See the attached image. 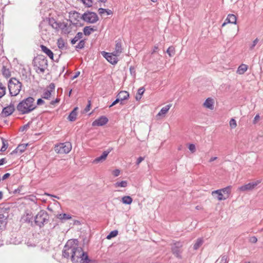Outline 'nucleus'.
I'll use <instances>...</instances> for the list:
<instances>
[{"label":"nucleus","mask_w":263,"mask_h":263,"mask_svg":"<svg viewBox=\"0 0 263 263\" xmlns=\"http://www.w3.org/2000/svg\"><path fill=\"white\" fill-rule=\"evenodd\" d=\"M77 240H69L63 250V256L70 257L73 263H89L90 259L86 252L83 251L76 243Z\"/></svg>","instance_id":"1"},{"label":"nucleus","mask_w":263,"mask_h":263,"mask_svg":"<svg viewBox=\"0 0 263 263\" xmlns=\"http://www.w3.org/2000/svg\"><path fill=\"white\" fill-rule=\"evenodd\" d=\"M36 108L35 99L32 97L23 100L16 106L17 111L22 115L30 113Z\"/></svg>","instance_id":"2"},{"label":"nucleus","mask_w":263,"mask_h":263,"mask_svg":"<svg viewBox=\"0 0 263 263\" xmlns=\"http://www.w3.org/2000/svg\"><path fill=\"white\" fill-rule=\"evenodd\" d=\"M33 66L38 73H43L48 66L46 58L43 55H39L33 60Z\"/></svg>","instance_id":"3"},{"label":"nucleus","mask_w":263,"mask_h":263,"mask_svg":"<svg viewBox=\"0 0 263 263\" xmlns=\"http://www.w3.org/2000/svg\"><path fill=\"white\" fill-rule=\"evenodd\" d=\"M8 87L10 96H16L22 89V84L16 78H12L8 81Z\"/></svg>","instance_id":"4"},{"label":"nucleus","mask_w":263,"mask_h":263,"mask_svg":"<svg viewBox=\"0 0 263 263\" xmlns=\"http://www.w3.org/2000/svg\"><path fill=\"white\" fill-rule=\"evenodd\" d=\"M49 215L47 212L44 210L40 211L36 215L34 221L35 224L40 228L48 222Z\"/></svg>","instance_id":"5"},{"label":"nucleus","mask_w":263,"mask_h":263,"mask_svg":"<svg viewBox=\"0 0 263 263\" xmlns=\"http://www.w3.org/2000/svg\"><path fill=\"white\" fill-rule=\"evenodd\" d=\"M71 148V144L69 142L60 143L54 146L55 152L60 154H68L70 152Z\"/></svg>","instance_id":"6"},{"label":"nucleus","mask_w":263,"mask_h":263,"mask_svg":"<svg viewBox=\"0 0 263 263\" xmlns=\"http://www.w3.org/2000/svg\"><path fill=\"white\" fill-rule=\"evenodd\" d=\"M82 18L84 21L91 24L96 23L99 20L97 13L90 11L85 12L82 15Z\"/></svg>","instance_id":"7"},{"label":"nucleus","mask_w":263,"mask_h":263,"mask_svg":"<svg viewBox=\"0 0 263 263\" xmlns=\"http://www.w3.org/2000/svg\"><path fill=\"white\" fill-rule=\"evenodd\" d=\"M55 93V84L53 83H51L49 86L44 90L42 94V98L49 100L51 98L52 94Z\"/></svg>","instance_id":"8"},{"label":"nucleus","mask_w":263,"mask_h":263,"mask_svg":"<svg viewBox=\"0 0 263 263\" xmlns=\"http://www.w3.org/2000/svg\"><path fill=\"white\" fill-rule=\"evenodd\" d=\"M183 246L182 242L177 241L173 243L172 246V251L173 254L178 258L181 257L182 250L181 248Z\"/></svg>","instance_id":"9"},{"label":"nucleus","mask_w":263,"mask_h":263,"mask_svg":"<svg viewBox=\"0 0 263 263\" xmlns=\"http://www.w3.org/2000/svg\"><path fill=\"white\" fill-rule=\"evenodd\" d=\"M101 54L111 64H116L118 61L117 57L119 55H115V53L114 52L108 53L102 51Z\"/></svg>","instance_id":"10"},{"label":"nucleus","mask_w":263,"mask_h":263,"mask_svg":"<svg viewBox=\"0 0 263 263\" xmlns=\"http://www.w3.org/2000/svg\"><path fill=\"white\" fill-rule=\"evenodd\" d=\"M261 182L260 180H257L255 181L250 182L245 185H242L239 187V190L242 192L252 191Z\"/></svg>","instance_id":"11"},{"label":"nucleus","mask_w":263,"mask_h":263,"mask_svg":"<svg viewBox=\"0 0 263 263\" xmlns=\"http://www.w3.org/2000/svg\"><path fill=\"white\" fill-rule=\"evenodd\" d=\"M14 105L11 103L9 106L4 107L2 111V115L3 117H8L11 115L14 111Z\"/></svg>","instance_id":"12"},{"label":"nucleus","mask_w":263,"mask_h":263,"mask_svg":"<svg viewBox=\"0 0 263 263\" xmlns=\"http://www.w3.org/2000/svg\"><path fill=\"white\" fill-rule=\"evenodd\" d=\"M8 213L0 214V231L4 230L7 223Z\"/></svg>","instance_id":"13"},{"label":"nucleus","mask_w":263,"mask_h":263,"mask_svg":"<svg viewBox=\"0 0 263 263\" xmlns=\"http://www.w3.org/2000/svg\"><path fill=\"white\" fill-rule=\"evenodd\" d=\"M33 218V215L32 213L27 210L25 211V213L21 217V221L24 223H28L32 222V220Z\"/></svg>","instance_id":"14"},{"label":"nucleus","mask_w":263,"mask_h":263,"mask_svg":"<svg viewBox=\"0 0 263 263\" xmlns=\"http://www.w3.org/2000/svg\"><path fill=\"white\" fill-rule=\"evenodd\" d=\"M108 121L107 117L105 116H101L98 119L95 120L92 123L93 126H103L106 124Z\"/></svg>","instance_id":"15"},{"label":"nucleus","mask_w":263,"mask_h":263,"mask_svg":"<svg viewBox=\"0 0 263 263\" xmlns=\"http://www.w3.org/2000/svg\"><path fill=\"white\" fill-rule=\"evenodd\" d=\"M110 152H111V149L103 152L102 154L100 156L96 158L93 160V162L94 163H98L100 162H102V161H104Z\"/></svg>","instance_id":"16"},{"label":"nucleus","mask_w":263,"mask_h":263,"mask_svg":"<svg viewBox=\"0 0 263 263\" xmlns=\"http://www.w3.org/2000/svg\"><path fill=\"white\" fill-rule=\"evenodd\" d=\"M78 108L76 107L70 112L67 118L69 121L72 122L76 120L77 117L78 116Z\"/></svg>","instance_id":"17"},{"label":"nucleus","mask_w":263,"mask_h":263,"mask_svg":"<svg viewBox=\"0 0 263 263\" xmlns=\"http://www.w3.org/2000/svg\"><path fill=\"white\" fill-rule=\"evenodd\" d=\"M41 48L42 51L46 54L51 59L53 60V53L52 51L48 48L46 46L44 45H41Z\"/></svg>","instance_id":"18"},{"label":"nucleus","mask_w":263,"mask_h":263,"mask_svg":"<svg viewBox=\"0 0 263 263\" xmlns=\"http://www.w3.org/2000/svg\"><path fill=\"white\" fill-rule=\"evenodd\" d=\"M120 101L127 100L129 97V93L126 91H121L117 96Z\"/></svg>","instance_id":"19"},{"label":"nucleus","mask_w":263,"mask_h":263,"mask_svg":"<svg viewBox=\"0 0 263 263\" xmlns=\"http://www.w3.org/2000/svg\"><path fill=\"white\" fill-rule=\"evenodd\" d=\"M203 106L210 109H213L214 108V101L212 98H208L203 103Z\"/></svg>","instance_id":"20"},{"label":"nucleus","mask_w":263,"mask_h":263,"mask_svg":"<svg viewBox=\"0 0 263 263\" xmlns=\"http://www.w3.org/2000/svg\"><path fill=\"white\" fill-rule=\"evenodd\" d=\"M215 194L217 195V198L219 201L224 200L227 199V197H225L219 190L214 191L212 192V195L213 196Z\"/></svg>","instance_id":"21"},{"label":"nucleus","mask_w":263,"mask_h":263,"mask_svg":"<svg viewBox=\"0 0 263 263\" xmlns=\"http://www.w3.org/2000/svg\"><path fill=\"white\" fill-rule=\"evenodd\" d=\"M122 52V44L120 41H116L115 50L114 53L115 55H119Z\"/></svg>","instance_id":"22"},{"label":"nucleus","mask_w":263,"mask_h":263,"mask_svg":"<svg viewBox=\"0 0 263 263\" xmlns=\"http://www.w3.org/2000/svg\"><path fill=\"white\" fill-rule=\"evenodd\" d=\"M172 104H170L162 107L160 111L158 113L157 116H161L162 115H165L168 112Z\"/></svg>","instance_id":"23"},{"label":"nucleus","mask_w":263,"mask_h":263,"mask_svg":"<svg viewBox=\"0 0 263 263\" xmlns=\"http://www.w3.org/2000/svg\"><path fill=\"white\" fill-rule=\"evenodd\" d=\"M231 186H228L223 189H219V190L221 191V192L222 193L224 196L225 197H227V198L228 199L231 192Z\"/></svg>","instance_id":"24"},{"label":"nucleus","mask_w":263,"mask_h":263,"mask_svg":"<svg viewBox=\"0 0 263 263\" xmlns=\"http://www.w3.org/2000/svg\"><path fill=\"white\" fill-rule=\"evenodd\" d=\"M248 69V66L242 64L238 68L237 73L239 74H243Z\"/></svg>","instance_id":"25"},{"label":"nucleus","mask_w":263,"mask_h":263,"mask_svg":"<svg viewBox=\"0 0 263 263\" xmlns=\"http://www.w3.org/2000/svg\"><path fill=\"white\" fill-rule=\"evenodd\" d=\"M236 16L232 14H229L226 20V21H228V23L234 24H236Z\"/></svg>","instance_id":"26"},{"label":"nucleus","mask_w":263,"mask_h":263,"mask_svg":"<svg viewBox=\"0 0 263 263\" xmlns=\"http://www.w3.org/2000/svg\"><path fill=\"white\" fill-rule=\"evenodd\" d=\"M57 45L59 49L64 50L66 48V43L62 38H60L58 40Z\"/></svg>","instance_id":"27"},{"label":"nucleus","mask_w":263,"mask_h":263,"mask_svg":"<svg viewBox=\"0 0 263 263\" xmlns=\"http://www.w3.org/2000/svg\"><path fill=\"white\" fill-rule=\"evenodd\" d=\"M57 217L58 219L62 221H65L71 218L70 215L65 213L58 214Z\"/></svg>","instance_id":"28"},{"label":"nucleus","mask_w":263,"mask_h":263,"mask_svg":"<svg viewBox=\"0 0 263 263\" xmlns=\"http://www.w3.org/2000/svg\"><path fill=\"white\" fill-rule=\"evenodd\" d=\"M203 243V239L202 238H199L197 239L196 242L193 246V249L195 250L198 249Z\"/></svg>","instance_id":"29"},{"label":"nucleus","mask_w":263,"mask_h":263,"mask_svg":"<svg viewBox=\"0 0 263 263\" xmlns=\"http://www.w3.org/2000/svg\"><path fill=\"white\" fill-rule=\"evenodd\" d=\"M96 31L91 26H86L83 29V32L85 35H89L92 32Z\"/></svg>","instance_id":"30"},{"label":"nucleus","mask_w":263,"mask_h":263,"mask_svg":"<svg viewBox=\"0 0 263 263\" xmlns=\"http://www.w3.org/2000/svg\"><path fill=\"white\" fill-rule=\"evenodd\" d=\"M122 202L124 204H130L133 202V199L129 196H125L122 198Z\"/></svg>","instance_id":"31"},{"label":"nucleus","mask_w":263,"mask_h":263,"mask_svg":"<svg viewBox=\"0 0 263 263\" xmlns=\"http://www.w3.org/2000/svg\"><path fill=\"white\" fill-rule=\"evenodd\" d=\"M83 37V33L82 32H78L74 37L71 40V44L73 45L76 43L80 39Z\"/></svg>","instance_id":"32"},{"label":"nucleus","mask_w":263,"mask_h":263,"mask_svg":"<svg viewBox=\"0 0 263 263\" xmlns=\"http://www.w3.org/2000/svg\"><path fill=\"white\" fill-rule=\"evenodd\" d=\"M27 145V144H23L19 145L15 150L16 151V153L19 152L20 153H22L23 152H24L26 149Z\"/></svg>","instance_id":"33"},{"label":"nucleus","mask_w":263,"mask_h":263,"mask_svg":"<svg viewBox=\"0 0 263 263\" xmlns=\"http://www.w3.org/2000/svg\"><path fill=\"white\" fill-rule=\"evenodd\" d=\"M2 73L3 76L6 78H8L11 76V72L8 68H7L6 66H3L2 68Z\"/></svg>","instance_id":"34"},{"label":"nucleus","mask_w":263,"mask_h":263,"mask_svg":"<svg viewBox=\"0 0 263 263\" xmlns=\"http://www.w3.org/2000/svg\"><path fill=\"white\" fill-rule=\"evenodd\" d=\"M6 87L2 83H0V98H2L6 94Z\"/></svg>","instance_id":"35"},{"label":"nucleus","mask_w":263,"mask_h":263,"mask_svg":"<svg viewBox=\"0 0 263 263\" xmlns=\"http://www.w3.org/2000/svg\"><path fill=\"white\" fill-rule=\"evenodd\" d=\"M127 182L126 181H121L120 182H117L115 184V186L117 187H125L127 186Z\"/></svg>","instance_id":"36"},{"label":"nucleus","mask_w":263,"mask_h":263,"mask_svg":"<svg viewBox=\"0 0 263 263\" xmlns=\"http://www.w3.org/2000/svg\"><path fill=\"white\" fill-rule=\"evenodd\" d=\"M118 231L117 230L112 231L106 236V238L107 239H110L111 238L116 237L118 235Z\"/></svg>","instance_id":"37"},{"label":"nucleus","mask_w":263,"mask_h":263,"mask_svg":"<svg viewBox=\"0 0 263 263\" xmlns=\"http://www.w3.org/2000/svg\"><path fill=\"white\" fill-rule=\"evenodd\" d=\"M167 53L170 57H173L175 54V48L173 46H170L166 50Z\"/></svg>","instance_id":"38"},{"label":"nucleus","mask_w":263,"mask_h":263,"mask_svg":"<svg viewBox=\"0 0 263 263\" xmlns=\"http://www.w3.org/2000/svg\"><path fill=\"white\" fill-rule=\"evenodd\" d=\"M219 263H228V257L227 255H222L219 258Z\"/></svg>","instance_id":"39"},{"label":"nucleus","mask_w":263,"mask_h":263,"mask_svg":"<svg viewBox=\"0 0 263 263\" xmlns=\"http://www.w3.org/2000/svg\"><path fill=\"white\" fill-rule=\"evenodd\" d=\"M85 42L84 40H81L79 42L78 45L76 46V49L77 50H78V49H81L83 48L85 46Z\"/></svg>","instance_id":"40"},{"label":"nucleus","mask_w":263,"mask_h":263,"mask_svg":"<svg viewBox=\"0 0 263 263\" xmlns=\"http://www.w3.org/2000/svg\"><path fill=\"white\" fill-rule=\"evenodd\" d=\"M2 140L3 143V146L1 147V151L4 152L6 150V149L8 147V143L7 141L3 138H2Z\"/></svg>","instance_id":"41"},{"label":"nucleus","mask_w":263,"mask_h":263,"mask_svg":"<svg viewBox=\"0 0 263 263\" xmlns=\"http://www.w3.org/2000/svg\"><path fill=\"white\" fill-rule=\"evenodd\" d=\"M230 126L232 128H234L237 126L236 121L234 119H231L230 121Z\"/></svg>","instance_id":"42"},{"label":"nucleus","mask_w":263,"mask_h":263,"mask_svg":"<svg viewBox=\"0 0 263 263\" xmlns=\"http://www.w3.org/2000/svg\"><path fill=\"white\" fill-rule=\"evenodd\" d=\"M83 3L87 7H90L92 5V0H85L83 2Z\"/></svg>","instance_id":"43"},{"label":"nucleus","mask_w":263,"mask_h":263,"mask_svg":"<svg viewBox=\"0 0 263 263\" xmlns=\"http://www.w3.org/2000/svg\"><path fill=\"white\" fill-rule=\"evenodd\" d=\"M258 41H259V40L257 38H256L255 40H254L253 41L252 44L250 45V49L251 50H252L254 48V47L256 45V44H257Z\"/></svg>","instance_id":"44"},{"label":"nucleus","mask_w":263,"mask_h":263,"mask_svg":"<svg viewBox=\"0 0 263 263\" xmlns=\"http://www.w3.org/2000/svg\"><path fill=\"white\" fill-rule=\"evenodd\" d=\"M189 149L192 153H194L196 151L195 145L193 144H190L189 146Z\"/></svg>","instance_id":"45"},{"label":"nucleus","mask_w":263,"mask_h":263,"mask_svg":"<svg viewBox=\"0 0 263 263\" xmlns=\"http://www.w3.org/2000/svg\"><path fill=\"white\" fill-rule=\"evenodd\" d=\"M144 91H145V89H144V87H140V88L138 89L137 94H138L140 96H142V95L144 92Z\"/></svg>","instance_id":"46"},{"label":"nucleus","mask_w":263,"mask_h":263,"mask_svg":"<svg viewBox=\"0 0 263 263\" xmlns=\"http://www.w3.org/2000/svg\"><path fill=\"white\" fill-rule=\"evenodd\" d=\"M45 103L44 101L42 99H39L37 100V102L35 103H36V105H43Z\"/></svg>","instance_id":"47"},{"label":"nucleus","mask_w":263,"mask_h":263,"mask_svg":"<svg viewBox=\"0 0 263 263\" xmlns=\"http://www.w3.org/2000/svg\"><path fill=\"white\" fill-rule=\"evenodd\" d=\"M53 21L54 22L51 24L52 27L55 29L58 28L60 27L59 24L55 22L54 20H53Z\"/></svg>","instance_id":"48"},{"label":"nucleus","mask_w":263,"mask_h":263,"mask_svg":"<svg viewBox=\"0 0 263 263\" xmlns=\"http://www.w3.org/2000/svg\"><path fill=\"white\" fill-rule=\"evenodd\" d=\"M90 105H91V103H90V101L89 100V101H88V105L86 106V107L85 108V111L86 112H88L90 110Z\"/></svg>","instance_id":"49"},{"label":"nucleus","mask_w":263,"mask_h":263,"mask_svg":"<svg viewBox=\"0 0 263 263\" xmlns=\"http://www.w3.org/2000/svg\"><path fill=\"white\" fill-rule=\"evenodd\" d=\"M106 11H107V9L104 8H99L98 9V12L100 14H104Z\"/></svg>","instance_id":"50"},{"label":"nucleus","mask_w":263,"mask_h":263,"mask_svg":"<svg viewBox=\"0 0 263 263\" xmlns=\"http://www.w3.org/2000/svg\"><path fill=\"white\" fill-rule=\"evenodd\" d=\"M120 102L119 99H118L117 97V99L112 103V104L109 105V107H111L112 106L115 105L116 104L119 103Z\"/></svg>","instance_id":"51"},{"label":"nucleus","mask_w":263,"mask_h":263,"mask_svg":"<svg viewBox=\"0 0 263 263\" xmlns=\"http://www.w3.org/2000/svg\"><path fill=\"white\" fill-rule=\"evenodd\" d=\"M144 157H139L137 160V162H136L137 165H139L143 160H144Z\"/></svg>","instance_id":"52"},{"label":"nucleus","mask_w":263,"mask_h":263,"mask_svg":"<svg viewBox=\"0 0 263 263\" xmlns=\"http://www.w3.org/2000/svg\"><path fill=\"white\" fill-rule=\"evenodd\" d=\"M120 173V170H119L117 169V170H114V172H113V175H114L115 176L117 177V176H118L119 175Z\"/></svg>","instance_id":"53"},{"label":"nucleus","mask_w":263,"mask_h":263,"mask_svg":"<svg viewBox=\"0 0 263 263\" xmlns=\"http://www.w3.org/2000/svg\"><path fill=\"white\" fill-rule=\"evenodd\" d=\"M259 118H260L259 115H256L255 116V117H254V119L253 120V123L256 124L257 122V121L259 120Z\"/></svg>","instance_id":"54"},{"label":"nucleus","mask_w":263,"mask_h":263,"mask_svg":"<svg viewBox=\"0 0 263 263\" xmlns=\"http://www.w3.org/2000/svg\"><path fill=\"white\" fill-rule=\"evenodd\" d=\"M60 101V99L59 98H57L54 100H52L50 102V104L51 105H54L55 103H58Z\"/></svg>","instance_id":"55"},{"label":"nucleus","mask_w":263,"mask_h":263,"mask_svg":"<svg viewBox=\"0 0 263 263\" xmlns=\"http://www.w3.org/2000/svg\"><path fill=\"white\" fill-rule=\"evenodd\" d=\"M158 50V45H155L151 53L152 54H154V53L156 52Z\"/></svg>","instance_id":"56"},{"label":"nucleus","mask_w":263,"mask_h":263,"mask_svg":"<svg viewBox=\"0 0 263 263\" xmlns=\"http://www.w3.org/2000/svg\"><path fill=\"white\" fill-rule=\"evenodd\" d=\"M250 241L252 243H256L257 242V238L256 237L253 236V237H252L250 238Z\"/></svg>","instance_id":"57"},{"label":"nucleus","mask_w":263,"mask_h":263,"mask_svg":"<svg viewBox=\"0 0 263 263\" xmlns=\"http://www.w3.org/2000/svg\"><path fill=\"white\" fill-rule=\"evenodd\" d=\"M10 176V174L9 173H6L5 174H4L3 177H2V180H5L7 178H8L9 176Z\"/></svg>","instance_id":"58"},{"label":"nucleus","mask_w":263,"mask_h":263,"mask_svg":"<svg viewBox=\"0 0 263 263\" xmlns=\"http://www.w3.org/2000/svg\"><path fill=\"white\" fill-rule=\"evenodd\" d=\"M80 74V71H78L72 77V80H74L75 79H76Z\"/></svg>","instance_id":"59"},{"label":"nucleus","mask_w":263,"mask_h":263,"mask_svg":"<svg viewBox=\"0 0 263 263\" xmlns=\"http://www.w3.org/2000/svg\"><path fill=\"white\" fill-rule=\"evenodd\" d=\"M6 162V160L5 158H2L0 159V166L3 165Z\"/></svg>","instance_id":"60"},{"label":"nucleus","mask_w":263,"mask_h":263,"mask_svg":"<svg viewBox=\"0 0 263 263\" xmlns=\"http://www.w3.org/2000/svg\"><path fill=\"white\" fill-rule=\"evenodd\" d=\"M217 159V157H211L210 158V159L209 160V162H212L215 160H216V159Z\"/></svg>","instance_id":"61"},{"label":"nucleus","mask_w":263,"mask_h":263,"mask_svg":"<svg viewBox=\"0 0 263 263\" xmlns=\"http://www.w3.org/2000/svg\"><path fill=\"white\" fill-rule=\"evenodd\" d=\"M141 98H142V96H140L138 94H137L136 96V99L137 101L140 100L141 99Z\"/></svg>","instance_id":"62"},{"label":"nucleus","mask_w":263,"mask_h":263,"mask_svg":"<svg viewBox=\"0 0 263 263\" xmlns=\"http://www.w3.org/2000/svg\"><path fill=\"white\" fill-rule=\"evenodd\" d=\"M47 195L49 196H51V197H53L54 198H56L57 199H59V197H58L57 196H55V195H52L51 194H46Z\"/></svg>","instance_id":"63"},{"label":"nucleus","mask_w":263,"mask_h":263,"mask_svg":"<svg viewBox=\"0 0 263 263\" xmlns=\"http://www.w3.org/2000/svg\"><path fill=\"white\" fill-rule=\"evenodd\" d=\"M105 12L107 13V15H110L112 13L111 11L110 10H107V11H106Z\"/></svg>","instance_id":"64"}]
</instances>
